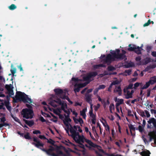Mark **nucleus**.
I'll return each instance as SVG.
<instances>
[{
    "instance_id": "6",
    "label": "nucleus",
    "mask_w": 156,
    "mask_h": 156,
    "mask_svg": "<svg viewBox=\"0 0 156 156\" xmlns=\"http://www.w3.org/2000/svg\"><path fill=\"white\" fill-rule=\"evenodd\" d=\"M111 53L115 58V59L116 58L119 60H122L123 59L126 60L127 59L126 56L123 54L122 53L116 54L115 51L112 50H111Z\"/></svg>"
},
{
    "instance_id": "49",
    "label": "nucleus",
    "mask_w": 156,
    "mask_h": 156,
    "mask_svg": "<svg viewBox=\"0 0 156 156\" xmlns=\"http://www.w3.org/2000/svg\"><path fill=\"white\" fill-rule=\"evenodd\" d=\"M90 106V110L89 113L90 116H91V115L93 114V105H91Z\"/></svg>"
},
{
    "instance_id": "11",
    "label": "nucleus",
    "mask_w": 156,
    "mask_h": 156,
    "mask_svg": "<svg viewBox=\"0 0 156 156\" xmlns=\"http://www.w3.org/2000/svg\"><path fill=\"white\" fill-rule=\"evenodd\" d=\"M70 127L69 131L71 133L70 136L73 139L79 135V133L76 131V130L73 129V126L71 124H70Z\"/></svg>"
},
{
    "instance_id": "41",
    "label": "nucleus",
    "mask_w": 156,
    "mask_h": 156,
    "mask_svg": "<svg viewBox=\"0 0 156 156\" xmlns=\"http://www.w3.org/2000/svg\"><path fill=\"white\" fill-rule=\"evenodd\" d=\"M67 94H65V95H64L62 97H61V98L62 99H66L68 101L70 99L69 98V97L66 95Z\"/></svg>"
},
{
    "instance_id": "29",
    "label": "nucleus",
    "mask_w": 156,
    "mask_h": 156,
    "mask_svg": "<svg viewBox=\"0 0 156 156\" xmlns=\"http://www.w3.org/2000/svg\"><path fill=\"white\" fill-rule=\"evenodd\" d=\"M128 126L130 129L131 134L132 135L133 133H132V130L135 131V128L134 127L133 125L132 124H130V125H129Z\"/></svg>"
},
{
    "instance_id": "47",
    "label": "nucleus",
    "mask_w": 156,
    "mask_h": 156,
    "mask_svg": "<svg viewBox=\"0 0 156 156\" xmlns=\"http://www.w3.org/2000/svg\"><path fill=\"white\" fill-rule=\"evenodd\" d=\"M151 23V20L150 19H149L148 20L147 22L145 23L144 25V27H146V26H148V25H149V24H150V23Z\"/></svg>"
},
{
    "instance_id": "59",
    "label": "nucleus",
    "mask_w": 156,
    "mask_h": 156,
    "mask_svg": "<svg viewBox=\"0 0 156 156\" xmlns=\"http://www.w3.org/2000/svg\"><path fill=\"white\" fill-rule=\"evenodd\" d=\"M140 83L138 82H136L134 84V87L133 88L134 89H136L140 85Z\"/></svg>"
},
{
    "instance_id": "51",
    "label": "nucleus",
    "mask_w": 156,
    "mask_h": 156,
    "mask_svg": "<svg viewBox=\"0 0 156 156\" xmlns=\"http://www.w3.org/2000/svg\"><path fill=\"white\" fill-rule=\"evenodd\" d=\"M106 86L105 85L102 84L100 85L98 87V89H103L105 88Z\"/></svg>"
},
{
    "instance_id": "27",
    "label": "nucleus",
    "mask_w": 156,
    "mask_h": 156,
    "mask_svg": "<svg viewBox=\"0 0 156 156\" xmlns=\"http://www.w3.org/2000/svg\"><path fill=\"white\" fill-rule=\"evenodd\" d=\"M60 105H61V108L63 111L65 109V108H67V105L66 103H64L63 102H62L61 104Z\"/></svg>"
},
{
    "instance_id": "61",
    "label": "nucleus",
    "mask_w": 156,
    "mask_h": 156,
    "mask_svg": "<svg viewBox=\"0 0 156 156\" xmlns=\"http://www.w3.org/2000/svg\"><path fill=\"white\" fill-rule=\"evenodd\" d=\"M39 120L42 122H46V120L41 116L39 118Z\"/></svg>"
},
{
    "instance_id": "37",
    "label": "nucleus",
    "mask_w": 156,
    "mask_h": 156,
    "mask_svg": "<svg viewBox=\"0 0 156 156\" xmlns=\"http://www.w3.org/2000/svg\"><path fill=\"white\" fill-rule=\"evenodd\" d=\"M124 100L122 99H118V100L117 101V98H116L115 99V102L117 101V102L119 103L120 104H122L123 103Z\"/></svg>"
},
{
    "instance_id": "22",
    "label": "nucleus",
    "mask_w": 156,
    "mask_h": 156,
    "mask_svg": "<svg viewBox=\"0 0 156 156\" xmlns=\"http://www.w3.org/2000/svg\"><path fill=\"white\" fill-rule=\"evenodd\" d=\"M127 94L126 95L125 98L126 99H128L130 98H132L133 97V95H132L130 93L129 90H126Z\"/></svg>"
},
{
    "instance_id": "15",
    "label": "nucleus",
    "mask_w": 156,
    "mask_h": 156,
    "mask_svg": "<svg viewBox=\"0 0 156 156\" xmlns=\"http://www.w3.org/2000/svg\"><path fill=\"white\" fill-rule=\"evenodd\" d=\"M23 120L25 123L30 127H31L34 124V121L33 120H28L25 119H23Z\"/></svg>"
},
{
    "instance_id": "5",
    "label": "nucleus",
    "mask_w": 156,
    "mask_h": 156,
    "mask_svg": "<svg viewBox=\"0 0 156 156\" xmlns=\"http://www.w3.org/2000/svg\"><path fill=\"white\" fill-rule=\"evenodd\" d=\"M55 95L58 96L59 98L62 97L65 94H68V90L66 89L62 90L59 88H55L54 90Z\"/></svg>"
},
{
    "instance_id": "46",
    "label": "nucleus",
    "mask_w": 156,
    "mask_h": 156,
    "mask_svg": "<svg viewBox=\"0 0 156 156\" xmlns=\"http://www.w3.org/2000/svg\"><path fill=\"white\" fill-rule=\"evenodd\" d=\"M47 142L50 143L52 145H54L55 141L51 139L50 138L49 140H48Z\"/></svg>"
},
{
    "instance_id": "16",
    "label": "nucleus",
    "mask_w": 156,
    "mask_h": 156,
    "mask_svg": "<svg viewBox=\"0 0 156 156\" xmlns=\"http://www.w3.org/2000/svg\"><path fill=\"white\" fill-rule=\"evenodd\" d=\"M87 108H83L82 111H80V115L82 116L83 119H85L86 117V112L87 111Z\"/></svg>"
},
{
    "instance_id": "53",
    "label": "nucleus",
    "mask_w": 156,
    "mask_h": 156,
    "mask_svg": "<svg viewBox=\"0 0 156 156\" xmlns=\"http://www.w3.org/2000/svg\"><path fill=\"white\" fill-rule=\"evenodd\" d=\"M8 92V94L10 95L9 97H10L11 95H14V93L12 89L9 90Z\"/></svg>"
},
{
    "instance_id": "21",
    "label": "nucleus",
    "mask_w": 156,
    "mask_h": 156,
    "mask_svg": "<svg viewBox=\"0 0 156 156\" xmlns=\"http://www.w3.org/2000/svg\"><path fill=\"white\" fill-rule=\"evenodd\" d=\"M90 78L94 77L97 75L98 73L96 72H92L88 73Z\"/></svg>"
},
{
    "instance_id": "14",
    "label": "nucleus",
    "mask_w": 156,
    "mask_h": 156,
    "mask_svg": "<svg viewBox=\"0 0 156 156\" xmlns=\"http://www.w3.org/2000/svg\"><path fill=\"white\" fill-rule=\"evenodd\" d=\"M92 96V94H86L85 95V99L86 101L91 105H93L92 103V99H91Z\"/></svg>"
},
{
    "instance_id": "45",
    "label": "nucleus",
    "mask_w": 156,
    "mask_h": 156,
    "mask_svg": "<svg viewBox=\"0 0 156 156\" xmlns=\"http://www.w3.org/2000/svg\"><path fill=\"white\" fill-rule=\"evenodd\" d=\"M3 109L4 111L6 110L5 108L4 107V104L2 102L0 105V110Z\"/></svg>"
},
{
    "instance_id": "12",
    "label": "nucleus",
    "mask_w": 156,
    "mask_h": 156,
    "mask_svg": "<svg viewBox=\"0 0 156 156\" xmlns=\"http://www.w3.org/2000/svg\"><path fill=\"white\" fill-rule=\"evenodd\" d=\"M151 60L150 58L146 57L145 59L142 60V62H140V64H139V65H147L151 62Z\"/></svg>"
},
{
    "instance_id": "63",
    "label": "nucleus",
    "mask_w": 156,
    "mask_h": 156,
    "mask_svg": "<svg viewBox=\"0 0 156 156\" xmlns=\"http://www.w3.org/2000/svg\"><path fill=\"white\" fill-rule=\"evenodd\" d=\"M78 122H79L80 124H83V121L82 119L81 118H79V119H78Z\"/></svg>"
},
{
    "instance_id": "64",
    "label": "nucleus",
    "mask_w": 156,
    "mask_h": 156,
    "mask_svg": "<svg viewBox=\"0 0 156 156\" xmlns=\"http://www.w3.org/2000/svg\"><path fill=\"white\" fill-rule=\"evenodd\" d=\"M152 79H150L148 82L150 84L152 85V84H154V83H155L154 82V80L153 79L152 80Z\"/></svg>"
},
{
    "instance_id": "58",
    "label": "nucleus",
    "mask_w": 156,
    "mask_h": 156,
    "mask_svg": "<svg viewBox=\"0 0 156 156\" xmlns=\"http://www.w3.org/2000/svg\"><path fill=\"white\" fill-rule=\"evenodd\" d=\"M33 134H41V132L39 130H35L33 132Z\"/></svg>"
},
{
    "instance_id": "43",
    "label": "nucleus",
    "mask_w": 156,
    "mask_h": 156,
    "mask_svg": "<svg viewBox=\"0 0 156 156\" xmlns=\"http://www.w3.org/2000/svg\"><path fill=\"white\" fill-rule=\"evenodd\" d=\"M136 129L137 130L138 129L136 128ZM138 129L140 132L142 133L144 131V127L140 125H139L138 126Z\"/></svg>"
},
{
    "instance_id": "50",
    "label": "nucleus",
    "mask_w": 156,
    "mask_h": 156,
    "mask_svg": "<svg viewBox=\"0 0 156 156\" xmlns=\"http://www.w3.org/2000/svg\"><path fill=\"white\" fill-rule=\"evenodd\" d=\"M106 155L107 156H122L121 155L118 154L115 155L114 154H109L108 153H106Z\"/></svg>"
},
{
    "instance_id": "13",
    "label": "nucleus",
    "mask_w": 156,
    "mask_h": 156,
    "mask_svg": "<svg viewBox=\"0 0 156 156\" xmlns=\"http://www.w3.org/2000/svg\"><path fill=\"white\" fill-rule=\"evenodd\" d=\"M54 102L56 103H57L59 105H60V104H61L62 103V102L61 101L60 99L57 98L55 100H54V101H51L50 102V105L51 106H52L54 107H55L56 106V105L54 104Z\"/></svg>"
},
{
    "instance_id": "55",
    "label": "nucleus",
    "mask_w": 156,
    "mask_h": 156,
    "mask_svg": "<svg viewBox=\"0 0 156 156\" xmlns=\"http://www.w3.org/2000/svg\"><path fill=\"white\" fill-rule=\"evenodd\" d=\"M152 139H154V143L156 145V136H155L154 137H151L149 138L150 141H151Z\"/></svg>"
},
{
    "instance_id": "40",
    "label": "nucleus",
    "mask_w": 156,
    "mask_h": 156,
    "mask_svg": "<svg viewBox=\"0 0 156 156\" xmlns=\"http://www.w3.org/2000/svg\"><path fill=\"white\" fill-rule=\"evenodd\" d=\"M5 87L8 91H9V90L12 89V86L11 84H10L9 85L6 84Z\"/></svg>"
},
{
    "instance_id": "62",
    "label": "nucleus",
    "mask_w": 156,
    "mask_h": 156,
    "mask_svg": "<svg viewBox=\"0 0 156 156\" xmlns=\"http://www.w3.org/2000/svg\"><path fill=\"white\" fill-rule=\"evenodd\" d=\"M26 106L28 108L27 109H30V110H33V108L31 105L28 104H26Z\"/></svg>"
},
{
    "instance_id": "28",
    "label": "nucleus",
    "mask_w": 156,
    "mask_h": 156,
    "mask_svg": "<svg viewBox=\"0 0 156 156\" xmlns=\"http://www.w3.org/2000/svg\"><path fill=\"white\" fill-rule=\"evenodd\" d=\"M24 137L26 139L29 140H31L32 138L30 135L29 133L27 132L26 134H25L24 136Z\"/></svg>"
},
{
    "instance_id": "3",
    "label": "nucleus",
    "mask_w": 156,
    "mask_h": 156,
    "mask_svg": "<svg viewBox=\"0 0 156 156\" xmlns=\"http://www.w3.org/2000/svg\"><path fill=\"white\" fill-rule=\"evenodd\" d=\"M73 140L76 143L78 144L81 143H83L84 140L85 142L88 144L91 147H95V144L90 140L86 138L83 135L81 136L79 134V135H78L75 138H74Z\"/></svg>"
},
{
    "instance_id": "7",
    "label": "nucleus",
    "mask_w": 156,
    "mask_h": 156,
    "mask_svg": "<svg viewBox=\"0 0 156 156\" xmlns=\"http://www.w3.org/2000/svg\"><path fill=\"white\" fill-rule=\"evenodd\" d=\"M89 83V82L87 83H76L74 85L75 87L74 89V91L75 93L79 92L81 88L84 87Z\"/></svg>"
},
{
    "instance_id": "39",
    "label": "nucleus",
    "mask_w": 156,
    "mask_h": 156,
    "mask_svg": "<svg viewBox=\"0 0 156 156\" xmlns=\"http://www.w3.org/2000/svg\"><path fill=\"white\" fill-rule=\"evenodd\" d=\"M108 70L109 71H112L115 69V68L112 66H108Z\"/></svg>"
},
{
    "instance_id": "10",
    "label": "nucleus",
    "mask_w": 156,
    "mask_h": 156,
    "mask_svg": "<svg viewBox=\"0 0 156 156\" xmlns=\"http://www.w3.org/2000/svg\"><path fill=\"white\" fill-rule=\"evenodd\" d=\"M148 124L147 125V128L151 129L152 128L151 124L152 123L153 126L155 129H156V120L154 118H150L147 121Z\"/></svg>"
},
{
    "instance_id": "8",
    "label": "nucleus",
    "mask_w": 156,
    "mask_h": 156,
    "mask_svg": "<svg viewBox=\"0 0 156 156\" xmlns=\"http://www.w3.org/2000/svg\"><path fill=\"white\" fill-rule=\"evenodd\" d=\"M66 154H64L63 152L60 150H58L56 152L57 154L55 153L52 152L49 155L51 156H70V154L69 152L67 150L66 151Z\"/></svg>"
},
{
    "instance_id": "35",
    "label": "nucleus",
    "mask_w": 156,
    "mask_h": 156,
    "mask_svg": "<svg viewBox=\"0 0 156 156\" xmlns=\"http://www.w3.org/2000/svg\"><path fill=\"white\" fill-rule=\"evenodd\" d=\"M114 90L116 92H118L119 94V95L121 94L122 93V90L120 86H118L117 88V89H115Z\"/></svg>"
},
{
    "instance_id": "56",
    "label": "nucleus",
    "mask_w": 156,
    "mask_h": 156,
    "mask_svg": "<svg viewBox=\"0 0 156 156\" xmlns=\"http://www.w3.org/2000/svg\"><path fill=\"white\" fill-rule=\"evenodd\" d=\"M16 68H13L12 69H11L10 71L12 75H14V74L16 72Z\"/></svg>"
},
{
    "instance_id": "24",
    "label": "nucleus",
    "mask_w": 156,
    "mask_h": 156,
    "mask_svg": "<svg viewBox=\"0 0 156 156\" xmlns=\"http://www.w3.org/2000/svg\"><path fill=\"white\" fill-rule=\"evenodd\" d=\"M83 78L84 81H87V82H86V83H87L88 82H89V83L90 81V80L91 78H90L88 73L87 74L86 76H84L83 77Z\"/></svg>"
},
{
    "instance_id": "60",
    "label": "nucleus",
    "mask_w": 156,
    "mask_h": 156,
    "mask_svg": "<svg viewBox=\"0 0 156 156\" xmlns=\"http://www.w3.org/2000/svg\"><path fill=\"white\" fill-rule=\"evenodd\" d=\"M139 98H140L138 97V98L132 100L131 101V103L132 104H134L135 102L139 101L140 100Z\"/></svg>"
},
{
    "instance_id": "17",
    "label": "nucleus",
    "mask_w": 156,
    "mask_h": 156,
    "mask_svg": "<svg viewBox=\"0 0 156 156\" xmlns=\"http://www.w3.org/2000/svg\"><path fill=\"white\" fill-rule=\"evenodd\" d=\"M131 46V44L129 45V48H127V50L130 51H134L135 49H136V46L135 45H133L132 46Z\"/></svg>"
},
{
    "instance_id": "44",
    "label": "nucleus",
    "mask_w": 156,
    "mask_h": 156,
    "mask_svg": "<svg viewBox=\"0 0 156 156\" xmlns=\"http://www.w3.org/2000/svg\"><path fill=\"white\" fill-rule=\"evenodd\" d=\"M141 58L140 56H138L136 58L135 60L136 62H139V63L138 65H139L140 64V62H142V60L141 61Z\"/></svg>"
},
{
    "instance_id": "18",
    "label": "nucleus",
    "mask_w": 156,
    "mask_h": 156,
    "mask_svg": "<svg viewBox=\"0 0 156 156\" xmlns=\"http://www.w3.org/2000/svg\"><path fill=\"white\" fill-rule=\"evenodd\" d=\"M141 47H139V46H136V49H135L134 52L138 55L140 54H141Z\"/></svg>"
},
{
    "instance_id": "1",
    "label": "nucleus",
    "mask_w": 156,
    "mask_h": 156,
    "mask_svg": "<svg viewBox=\"0 0 156 156\" xmlns=\"http://www.w3.org/2000/svg\"><path fill=\"white\" fill-rule=\"evenodd\" d=\"M13 101L15 103H17L18 101H22L24 103H31L33 101L30 98L28 97V95L25 93L21 91H17L16 93L15 98L12 97Z\"/></svg>"
},
{
    "instance_id": "31",
    "label": "nucleus",
    "mask_w": 156,
    "mask_h": 156,
    "mask_svg": "<svg viewBox=\"0 0 156 156\" xmlns=\"http://www.w3.org/2000/svg\"><path fill=\"white\" fill-rule=\"evenodd\" d=\"M57 115L58 116L59 118L60 119H61L63 121V120H65L64 119V115L61 114L60 113H58V112H55Z\"/></svg>"
},
{
    "instance_id": "26",
    "label": "nucleus",
    "mask_w": 156,
    "mask_h": 156,
    "mask_svg": "<svg viewBox=\"0 0 156 156\" xmlns=\"http://www.w3.org/2000/svg\"><path fill=\"white\" fill-rule=\"evenodd\" d=\"M133 85L132 83L129 84L126 88H124L123 90V91L125 93H126V90H128L129 89H132Z\"/></svg>"
},
{
    "instance_id": "33",
    "label": "nucleus",
    "mask_w": 156,
    "mask_h": 156,
    "mask_svg": "<svg viewBox=\"0 0 156 156\" xmlns=\"http://www.w3.org/2000/svg\"><path fill=\"white\" fill-rule=\"evenodd\" d=\"M101 122L102 123L103 125L105 127V129L106 131H109V127L107 123H105L101 121Z\"/></svg>"
},
{
    "instance_id": "9",
    "label": "nucleus",
    "mask_w": 156,
    "mask_h": 156,
    "mask_svg": "<svg viewBox=\"0 0 156 156\" xmlns=\"http://www.w3.org/2000/svg\"><path fill=\"white\" fill-rule=\"evenodd\" d=\"M103 60L105 63L110 64L112 62L115 61V59L112 55H111L110 54H109L107 55Z\"/></svg>"
},
{
    "instance_id": "2",
    "label": "nucleus",
    "mask_w": 156,
    "mask_h": 156,
    "mask_svg": "<svg viewBox=\"0 0 156 156\" xmlns=\"http://www.w3.org/2000/svg\"><path fill=\"white\" fill-rule=\"evenodd\" d=\"M33 140L34 142L31 143L32 145H34L36 147L41 149L42 151L46 152L49 155L51 154V153H52L55 150V148L51 146H50V148L48 150L41 148V147H43L44 144L36 137L34 136L33 137Z\"/></svg>"
},
{
    "instance_id": "38",
    "label": "nucleus",
    "mask_w": 156,
    "mask_h": 156,
    "mask_svg": "<svg viewBox=\"0 0 156 156\" xmlns=\"http://www.w3.org/2000/svg\"><path fill=\"white\" fill-rule=\"evenodd\" d=\"M138 112L142 117H143L145 116L144 112L143 110H140Z\"/></svg>"
},
{
    "instance_id": "30",
    "label": "nucleus",
    "mask_w": 156,
    "mask_h": 156,
    "mask_svg": "<svg viewBox=\"0 0 156 156\" xmlns=\"http://www.w3.org/2000/svg\"><path fill=\"white\" fill-rule=\"evenodd\" d=\"M150 85V84L148 81L147 82H146V84L144 85V86L143 87H141L140 89L142 90L146 89L149 87Z\"/></svg>"
},
{
    "instance_id": "19",
    "label": "nucleus",
    "mask_w": 156,
    "mask_h": 156,
    "mask_svg": "<svg viewBox=\"0 0 156 156\" xmlns=\"http://www.w3.org/2000/svg\"><path fill=\"white\" fill-rule=\"evenodd\" d=\"M156 130H154L148 133V135L150 138L151 137H154L156 136Z\"/></svg>"
},
{
    "instance_id": "48",
    "label": "nucleus",
    "mask_w": 156,
    "mask_h": 156,
    "mask_svg": "<svg viewBox=\"0 0 156 156\" xmlns=\"http://www.w3.org/2000/svg\"><path fill=\"white\" fill-rule=\"evenodd\" d=\"M63 123L64 124L66 125V126L67 127V128H69V125L70 126V124L69 123V122L67 121H65L64 120H63Z\"/></svg>"
},
{
    "instance_id": "34",
    "label": "nucleus",
    "mask_w": 156,
    "mask_h": 156,
    "mask_svg": "<svg viewBox=\"0 0 156 156\" xmlns=\"http://www.w3.org/2000/svg\"><path fill=\"white\" fill-rule=\"evenodd\" d=\"M64 116L65 117V121H67L68 122H71V119L69 118L70 115H68L67 116V115H66V114H64Z\"/></svg>"
},
{
    "instance_id": "32",
    "label": "nucleus",
    "mask_w": 156,
    "mask_h": 156,
    "mask_svg": "<svg viewBox=\"0 0 156 156\" xmlns=\"http://www.w3.org/2000/svg\"><path fill=\"white\" fill-rule=\"evenodd\" d=\"M8 8L10 10H13L16 8V6L14 4H12L9 6Z\"/></svg>"
},
{
    "instance_id": "57",
    "label": "nucleus",
    "mask_w": 156,
    "mask_h": 156,
    "mask_svg": "<svg viewBox=\"0 0 156 156\" xmlns=\"http://www.w3.org/2000/svg\"><path fill=\"white\" fill-rule=\"evenodd\" d=\"M64 112L66 113L67 114V116H68V115H70V112L69 109H68V110H66L65 109L63 111Z\"/></svg>"
},
{
    "instance_id": "4",
    "label": "nucleus",
    "mask_w": 156,
    "mask_h": 156,
    "mask_svg": "<svg viewBox=\"0 0 156 156\" xmlns=\"http://www.w3.org/2000/svg\"><path fill=\"white\" fill-rule=\"evenodd\" d=\"M21 114L23 118L27 119H32L34 115L33 110L27 108H24L22 110Z\"/></svg>"
},
{
    "instance_id": "54",
    "label": "nucleus",
    "mask_w": 156,
    "mask_h": 156,
    "mask_svg": "<svg viewBox=\"0 0 156 156\" xmlns=\"http://www.w3.org/2000/svg\"><path fill=\"white\" fill-rule=\"evenodd\" d=\"M8 92V94L10 95L9 97H10L11 95H14V93L12 89L9 90Z\"/></svg>"
},
{
    "instance_id": "36",
    "label": "nucleus",
    "mask_w": 156,
    "mask_h": 156,
    "mask_svg": "<svg viewBox=\"0 0 156 156\" xmlns=\"http://www.w3.org/2000/svg\"><path fill=\"white\" fill-rule=\"evenodd\" d=\"M105 66L102 64L94 65L93 67L94 69H98L101 67H104Z\"/></svg>"
},
{
    "instance_id": "23",
    "label": "nucleus",
    "mask_w": 156,
    "mask_h": 156,
    "mask_svg": "<svg viewBox=\"0 0 156 156\" xmlns=\"http://www.w3.org/2000/svg\"><path fill=\"white\" fill-rule=\"evenodd\" d=\"M4 103L5 105V106L7 108V109L9 111L11 112V107L9 105V102H7L6 101H5L4 102Z\"/></svg>"
},
{
    "instance_id": "25",
    "label": "nucleus",
    "mask_w": 156,
    "mask_h": 156,
    "mask_svg": "<svg viewBox=\"0 0 156 156\" xmlns=\"http://www.w3.org/2000/svg\"><path fill=\"white\" fill-rule=\"evenodd\" d=\"M114 79H116V80L112 82L111 84L112 86L119 84L120 83V82L117 79V78H114Z\"/></svg>"
},
{
    "instance_id": "42",
    "label": "nucleus",
    "mask_w": 156,
    "mask_h": 156,
    "mask_svg": "<svg viewBox=\"0 0 156 156\" xmlns=\"http://www.w3.org/2000/svg\"><path fill=\"white\" fill-rule=\"evenodd\" d=\"M100 105L99 104H98L97 105H94V110L95 111H97L98 108L100 107Z\"/></svg>"
},
{
    "instance_id": "20",
    "label": "nucleus",
    "mask_w": 156,
    "mask_h": 156,
    "mask_svg": "<svg viewBox=\"0 0 156 156\" xmlns=\"http://www.w3.org/2000/svg\"><path fill=\"white\" fill-rule=\"evenodd\" d=\"M151 154L149 151H143L140 153V155L143 156H150V154Z\"/></svg>"
},
{
    "instance_id": "52",
    "label": "nucleus",
    "mask_w": 156,
    "mask_h": 156,
    "mask_svg": "<svg viewBox=\"0 0 156 156\" xmlns=\"http://www.w3.org/2000/svg\"><path fill=\"white\" fill-rule=\"evenodd\" d=\"M6 121V118L4 116L0 118V121L2 123L3 122H5Z\"/></svg>"
}]
</instances>
